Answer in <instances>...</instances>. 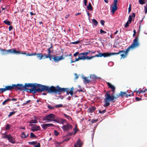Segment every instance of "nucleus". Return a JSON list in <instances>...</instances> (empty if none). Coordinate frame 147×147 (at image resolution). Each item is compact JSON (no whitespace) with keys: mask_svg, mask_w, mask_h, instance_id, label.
Returning <instances> with one entry per match:
<instances>
[{"mask_svg":"<svg viewBox=\"0 0 147 147\" xmlns=\"http://www.w3.org/2000/svg\"><path fill=\"white\" fill-rule=\"evenodd\" d=\"M139 46V43L138 42V37H136L133 40V43L125 51L122 50L120 51L118 53H99V54L96 55L94 57H101L102 56L104 57H110L112 55H117L121 54L120 56L121 57V58H124L126 57L128 52L130 49H134L136 47H138Z\"/></svg>","mask_w":147,"mask_h":147,"instance_id":"f257e3e1","label":"nucleus"},{"mask_svg":"<svg viewBox=\"0 0 147 147\" xmlns=\"http://www.w3.org/2000/svg\"><path fill=\"white\" fill-rule=\"evenodd\" d=\"M24 89L27 92L34 94L38 92H42L45 91L48 93L49 86L35 83H25L24 85Z\"/></svg>","mask_w":147,"mask_h":147,"instance_id":"f03ea898","label":"nucleus"},{"mask_svg":"<svg viewBox=\"0 0 147 147\" xmlns=\"http://www.w3.org/2000/svg\"><path fill=\"white\" fill-rule=\"evenodd\" d=\"M69 90V89L68 88H61L59 86H57L56 87L51 86V87L49 86L48 93L58 94L60 95L61 93L66 92L67 95H68L70 94L71 96H72L73 94V87L71 88L70 91Z\"/></svg>","mask_w":147,"mask_h":147,"instance_id":"7ed1b4c3","label":"nucleus"},{"mask_svg":"<svg viewBox=\"0 0 147 147\" xmlns=\"http://www.w3.org/2000/svg\"><path fill=\"white\" fill-rule=\"evenodd\" d=\"M110 92H107L105 95V98L104 99V102L105 103V104L104 105V107H107L109 106L110 103L109 102L114 103L115 101L114 99H116V97L113 95L111 96L109 94Z\"/></svg>","mask_w":147,"mask_h":147,"instance_id":"20e7f679","label":"nucleus"},{"mask_svg":"<svg viewBox=\"0 0 147 147\" xmlns=\"http://www.w3.org/2000/svg\"><path fill=\"white\" fill-rule=\"evenodd\" d=\"M43 59L49 58L50 60L52 61H53L57 62H58L61 60H63L65 58V57L63 56V55H62L60 56H57L56 55H53V58H52L51 57V56H50V55H49V57H48L47 56H49L48 54L44 53L43 54Z\"/></svg>","mask_w":147,"mask_h":147,"instance_id":"39448f33","label":"nucleus"},{"mask_svg":"<svg viewBox=\"0 0 147 147\" xmlns=\"http://www.w3.org/2000/svg\"><path fill=\"white\" fill-rule=\"evenodd\" d=\"M43 120L49 121H54L57 123L60 124L57 117H56V116L53 114H50L45 116L43 118Z\"/></svg>","mask_w":147,"mask_h":147,"instance_id":"423d86ee","label":"nucleus"},{"mask_svg":"<svg viewBox=\"0 0 147 147\" xmlns=\"http://www.w3.org/2000/svg\"><path fill=\"white\" fill-rule=\"evenodd\" d=\"M73 126L71 124L67 122L66 125H63L61 127L62 128L64 131H67L72 128Z\"/></svg>","mask_w":147,"mask_h":147,"instance_id":"0eeeda50","label":"nucleus"},{"mask_svg":"<svg viewBox=\"0 0 147 147\" xmlns=\"http://www.w3.org/2000/svg\"><path fill=\"white\" fill-rule=\"evenodd\" d=\"M13 89V84H12L11 86H6L4 88H1L0 90L1 92L3 93L6 91L11 90Z\"/></svg>","mask_w":147,"mask_h":147,"instance_id":"6e6552de","label":"nucleus"},{"mask_svg":"<svg viewBox=\"0 0 147 147\" xmlns=\"http://www.w3.org/2000/svg\"><path fill=\"white\" fill-rule=\"evenodd\" d=\"M13 49L6 50L5 49H1L0 47V51H2L1 54L3 55H6L8 53L13 54V53L12 51L11 52L9 51L11 50V51H12V50Z\"/></svg>","mask_w":147,"mask_h":147,"instance_id":"1a4fd4ad","label":"nucleus"},{"mask_svg":"<svg viewBox=\"0 0 147 147\" xmlns=\"http://www.w3.org/2000/svg\"><path fill=\"white\" fill-rule=\"evenodd\" d=\"M14 89L22 91L23 88L24 89V85L21 84H13Z\"/></svg>","mask_w":147,"mask_h":147,"instance_id":"9d476101","label":"nucleus"},{"mask_svg":"<svg viewBox=\"0 0 147 147\" xmlns=\"http://www.w3.org/2000/svg\"><path fill=\"white\" fill-rule=\"evenodd\" d=\"M30 126L32 128L31 130L33 132L40 130V127L36 124H31Z\"/></svg>","mask_w":147,"mask_h":147,"instance_id":"9b49d317","label":"nucleus"},{"mask_svg":"<svg viewBox=\"0 0 147 147\" xmlns=\"http://www.w3.org/2000/svg\"><path fill=\"white\" fill-rule=\"evenodd\" d=\"M118 96H120L122 98L124 97L127 98L128 96H131V94H128L126 92H123L121 91L120 93L118 94Z\"/></svg>","mask_w":147,"mask_h":147,"instance_id":"f8f14e48","label":"nucleus"},{"mask_svg":"<svg viewBox=\"0 0 147 147\" xmlns=\"http://www.w3.org/2000/svg\"><path fill=\"white\" fill-rule=\"evenodd\" d=\"M54 125L52 123H46L41 125V126L43 129L45 130L49 127H54Z\"/></svg>","mask_w":147,"mask_h":147,"instance_id":"ddd939ff","label":"nucleus"},{"mask_svg":"<svg viewBox=\"0 0 147 147\" xmlns=\"http://www.w3.org/2000/svg\"><path fill=\"white\" fill-rule=\"evenodd\" d=\"M11 50L9 51L11 52ZM12 52L14 54H22L23 55H26L27 56V53H26L25 51L21 52L19 51H17L15 49H13L12 50Z\"/></svg>","mask_w":147,"mask_h":147,"instance_id":"4468645a","label":"nucleus"},{"mask_svg":"<svg viewBox=\"0 0 147 147\" xmlns=\"http://www.w3.org/2000/svg\"><path fill=\"white\" fill-rule=\"evenodd\" d=\"M111 11L113 14H114L115 12L117 10V5H112Z\"/></svg>","mask_w":147,"mask_h":147,"instance_id":"2eb2a0df","label":"nucleus"},{"mask_svg":"<svg viewBox=\"0 0 147 147\" xmlns=\"http://www.w3.org/2000/svg\"><path fill=\"white\" fill-rule=\"evenodd\" d=\"M107 84L109 87L112 90V92L113 93L115 92V87L113 85H112L109 82H107Z\"/></svg>","mask_w":147,"mask_h":147,"instance_id":"dca6fc26","label":"nucleus"},{"mask_svg":"<svg viewBox=\"0 0 147 147\" xmlns=\"http://www.w3.org/2000/svg\"><path fill=\"white\" fill-rule=\"evenodd\" d=\"M36 57L39 60H41L43 59V54L39 53H36Z\"/></svg>","mask_w":147,"mask_h":147,"instance_id":"f3484780","label":"nucleus"},{"mask_svg":"<svg viewBox=\"0 0 147 147\" xmlns=\"http://www.w3.org/2000/svg\"><path fill=\"white\" fill-rule=\"evenodd\" d=\"M96 109L95 106H92L88 109V112L92 113Z\"/></svg>","mask_w":147,"mask_h":147,"instance_id":"a211bd4d","label":"nucleus"},{"mask_svg":"<svg viewBox=\"0 0 147 147\" xmlns=\"http://www.w3.org/2000/svg\"><path fill=\"white\" fill-rule=\"evenodd\" d=\"M8 140L10 142H11L13 144H14L15 143V140L13 138L12 136H11L10 134L9 137L8 138Z\"/></svg>","mask_w":147,"mask_h":147,"instance_id":"6ab92c4d","label":"nucleus"},{"mask_svg":"<svg viewBox=\"0 0 147 147\" xmlns=\"http://www.w3.org/2000/svg\"><path fill=\"white\" fill-rule=\"evenodd\" d=\"M28 134L26 135L25 133L24 132H22L20 135V136L22 139H24L26 138L28 136Z\"/></svg>","mask_w":147,"mask_h":147,"instance_id":"aec40b11","label":"nucleus"},{"mask_svg":"<svg viewBox=\"0 0 147 147\" xmlns=\"http://www.w3.org/2000/svg\"><path fill=\"white\" fill-rule=\"evenodd\" d=\"M83 79H84V82L86 84L89 83L91 82V81L89 80L86 77H83Z\"/></svg>","mask_w":147,"mask_h":147,"instance_id":"412c9836","label":"nucleus"},{"mask_svg":"<svg viewBox=\"0 0 147 147\" xmlns=\"http://www.w3.org/2000/svg\"><path fill=\"white\" fill-rule=\"evenodd\" d=\"M76 144L78 145V147H81L83 144V143L81 140L79 139L77 142Z\"/></svg>","mask_w":147,"mask_h":147,"instance_id":"4be33fe9","label":"nucleus"},{"mask_svg":"<svg viewBox=\"0 0 147 147\" xmlns=\"http://www.w3.org/2000/svg\"><path fill=\"white\" fill-rule=\"evenodd\" d=\"M34 118L35 119H32L29 121V123H38V121L36 119V118L35 116H34Z\"/></svg>","mask_w":147,"mask_h":147,"instance_id":"5701e85b","label":"nucleus"},{"mask_svg":"<svg viewBox=\"0 0 147 147\" xmlns=\"http://www.w3.org/2000/svg\"><path fill=\"white\" fill-rule=\"evenodd\" d=\"M58 119L59 120H60V123H61L62 124H63L64 123H66L67 122L66 119H63V118H60V119Z\"/></svg>","mask_w":147,"mask_h":147,"instance_id":"b1692460","label":"nucleus"},{"mask_svg":"<svg viewBox=\"0 0 147 147\" xmlns=\"http://www.w3.org/2000/svg\"><path fill=\"white\" fill-rule=\"evenodd\" d=\"M90 51H88L87 52H85V53H80L79 54V55L80 56H81V55H85V56H86V55H88V54H90Z\"/></svg>","mask_w":147,"mask_h":147,"instance_id":"393cba45","label":"nucleus"},{"mask_svg":"<svg viewBox=\"0 0 147 147\" xmlns=\"http://www.w3.org/2000/svg\"><path fill=\"white\" fill-rule=\"evenodd\" d=\"M87 8L88 10L92 11L93 9V7L92 6L91 3H89L88 5L87 6Z\"/></svg>","mask_w":147,"mask_h":147,"instance_id":"a878e982","label":"nucleus"},{"mask_svg":"<svg viewBox=\"0 0 147 147\" xmlns=\"http://www.w3.org/2000/svg\"><path fill=\"white\" fill-rule=\"evenodd\" d=\"M73 130L74 131L73 134L74 135H75L77 133L78 131V129L77 128V125H76L75 127L73 129Z\"/></svg>","mask_w":147,"mask_h":147,"instance_id":"bb28decb","label":"nucleus"},{"mask_svg":"<svg viewBox=\"0 0 147 147\" xmlns=\"http://www.w3.org/2000/svg\"><path fill=\"white\" fill-rule=\"evenodd\" d=\"M84 56H81L79 55L78 57L76 59V61H78L81 60H84Z\"/></svg>","mask_w":147,"mask_h":147,"instance_id":"cd10ccee","label":"nucleus"},{"mask_svg":"<svg viewBox=\"0 0 147 147\" xmlns=\"http://www.w3.org/2000/svg\"><path fill=\"white\" fill-rule=\"evenodd\" d=\"M47 50L48 51V55H49V56H47V57H49L48 56H49V55H50V56H51V57L52 58H53V56L52 55H51V53L53 51H51V49L49 48H48V49H47Z\"/></svg>","mask_w":147,"mask_h":147,"instance_id":"c85d7f7f","label":"nucleus"},{"mask_svg":"<svg viewBox=\"0 0 147 147\" xmlns=\"http://www.w3.org/2000/svg\"><path fill=\"white\" fill-rule=\"evenodd\" d=\"M92 22L94 25L95 26H96L98 24V22L96 20L94 19H93L92 20Z\"/></svg>","mask_w":147,"mask_h":147,"instance_id":"c756f323","label":"nucleus"},{"mask_svg":"<svg viewBox=\"0 0 147 147\" xmlns=\"http://www.w3.org/2000/svg\"><path fill=\"white\" fill-rule=\"evenodd\" d=\"M94 57V56H91L90 57L89 56L85 57V56H84V60L86 59H87V60H90Z\"/></svg>","mask_w":147,"mask_h":147,"instance_id":"7c9ffc66","label":"nucleus"},{"mask_svg":"<svg viewBox=\"0 0 147 147\" xmlns=\"http://www.w3.org/2000/svg\"><path fill=\"white\" fill-rule=\"evenodd\" d=\"M62 142H56L55 143L56 147H58L60 145L62 144Z\"/></svg>","mask_w":147,"mask_h":147,"instance_id":"2f4dec72","label":"nucleus"},{"mask_svg":"<svg viewBox=\"0 0 147 147\" xmlns=\"http://www.w3.org/2000/svg\"><path fill=\"white\" fill-rule=\"evenodd\" d=\"M3 22L5 24L9 26L11 24L10 22L7 20H6L4 21Z\"/></svg>","mask_w":147,"mask_h":147,"instance_id":"473e14b6","label":"nucleus"},{"mask_svg":"<svg viewBox=\"0 0 147 147\" xmlns=\"http://www.w3.org/2000/svg\"><path fill=\"white\" fill-rule=\"evenodd\" d=\"M11 100V99L9 98V99H7L2 102V104L3 105H4L6 104V103L7 102L9 101H10Z\"/></svg>","mask_w":147,"mask_h":147,"instance_id":"72a5a7b5","label":"nucleus"},{"mask_svg":"<svg viewBox=\"0 0 147 147\" xmlns=\"http://www.w3.org/2000/svg\"><path fill=\"white\" fill-rule=\"evenodd\" d=\"M139 3L141 5H143L145 3L144 0H139Z\"/></svg>","mask_w":147,"mask_h":147,"instance_id":"f704fd0d","label":"nucleus"},{"mask_svg":"<svg viewBox=\"0 0 147 147\" xmlns=\"http://www.w3.org/2000/svg\"><path fill=\"white\" fill-rule=\"evenodd\" d=\"M36 55V53L35 52L34 53H27V56H35Z\"/></svg>","mask_w":147,"mask_h":147,"instance_id":"c9c22d12","label":"nucleus"},{"mask_svg":"<svg viewBox=\"0 0 147 147\" xmlns=\"http://www.w3.org/2000/svg\"><path fill=\"white\" fill-rule=\"evenodd\" d=\"M73 132H68V133L66 135V137H68V136H71L73 134Z\"/></svg>","mask_w":147,"mask_h":147,"instance_id":"e433bc0d","label":"nucleus"},{"mask_svg":"<svg viewBox=\"0 0 147 147\" xmlns=\"http://www.w3.org/2000/svg\"><path fill=\"white\" fill-rule=\"evenodd\" d=\"M80 42V40H77L75 42H71L70 43L73 44H78Z\"/></svg>","mask_w":147,"mask_h":147,"instance_id":"4c0bfd02","label":"nucleus"},{"mask_svg":"<svg viewBox=\"0 0 147 147\" xmlns=\"http://www.w3.org/2000/svg\"><path fill=\"white\" fill-rule=\"evenodd\" d=\"M30 137L31 138H36V136L35 135H34V134L32 132H31L30 133Z\"/></svg>","mask_w":147,"mask_h":147,"instance_id":"58836bf2","label":"nucleus"},{"mask_svg":"<svg viewBox=\"0 0 147 147\" xmlns=\"http://www.w3.org/2000/svg\"><path fill=\"white\" fill-rule=\"evenodd\" d=\"M132 20V18L131 15H129V17L128 20V21L129 22V23H130L131 22Z\"/></svg>","mask_w":147,"mask_h":147,"instance_id":"ea45409f","label":"nucleus"},{"mask_svg":"<svg viewBox=\"0 0 147 147\" xmlns=\"http://www.w3.org/2000/svg\"><path fill=\"white\" fill-rule=\"evenodd\" d=\"M10 135V134L6 135H5L4 136H3L2 137L3 138H5V139L7 138L8 139Z\"/></svg>","mask_w":147,"mask_h":147,"instance_id":"a19ab883","label":"nucleus"},{"mask_svg":"<svg viewBox=\"0 0 147 147\" xmlns=\"http://www.w3.org/2000/svg\"><path fill=\"white\" fill-rule=\"evenodd\" d=\"M10 127V125L9 124H7L6 125L5 129H6L8 130H9Z\"/></svg>","mask_w":147,"mask_h":147,"instance_id":"79ce46f5","label":"nucleus"},{"mask_svg":"<svg viewBox=\"0 0 147 147\" xmlns=\"http://www.w3.org/2000/svg\"><path fill=\"white\" fill-rule=\"evenodd\" d=\"M28 143H29V144L34 145L36 143V142L32 141V142H29Z\"/></svg>","mask_w":147,"mask_h":147,"instance_id":"37998d69","label":"nucleus"},{"mask_svg":"<svg viewBox=\"0 0 147 147\" xmlns=\"http://www.w3.org/2000/svg\"><path fill=\"white\" fill-rule=\"evenodd\" d=\"M129 22L127 21L125 25L124 26V27L125 28L129 26Z\"/></svg>","mask_w":147,"mask_h":147,"instance_id":"c03bdc74","label":"nucleus"},{"mask_svg":"<svg viewBox=\"0 0 147 147\" xmlns=\"http://www.w3.org/2000/svg\"><path fill=\"white\" fill-rule=\"evenodd\" d=\"M98 121V119H93L91 121L92 123H94Z\"/></svg>","mask_w":147,"mask_h":147,"instance_id":"a18cd8bd","label":"nucleus"},{"mask_svg":"<svg viewBox=\"0 0 147 147\" xmlns=\"http://www.w3.org/2000/svg\"><path fill=\"white\" fill-rule=\"evenodd\" d=\"M106 109H105V110H103L102 111H101L100 110H99V113L103 114L106 112Z\"/></svg>","mask_w":147,"mask_h":147,"instance_id":"49530a36","label":"nucleus"},{"mask_svg":"<svg viewBox=\"0 0 147 147\" xmlns=\"http://www.w3.org/2000/svg\"><path fill=\"white\" fill-rule=\"evenodd\" d=\"M15 113V112H12L10 113L8 115V117H9L12 115H13V114H14Z\"/></svg>","mask_w":147,"mask_h":147,"instance_id":"de8ad7c7","label":"nucleus"},{"mask_svg":"<svg viewBox=\"0 0 147 147\" xmlns=\"http://www.w3.org/2000/svg\"><path fill=\"white\" fill-rule=\"evenodd\" d=\"M145 92V90H140L139 91H138V92H137V93H139V94H140L141 93H144Z\"/></svg>","mask_w":147,"mask_h":147,"instance_id":"09e8293b","label":"nucleus"},{"mask_svg":"<svg viewBox=\"0 0 147 147\" xmlns=\"http://www.w3.org/2000/svg\"><path fill=\"white\" fill-rule=\"evenodd\" d=\"M54 132L56 136H57L59 134V133L56 130H54Z\"/></svg>","mask_w":147,"mask_h":147,"instance_id":"8fccbe9b","label":"nucleus"},{"mask_svg":"<svg viewBox=\"0 0 147 147\" xmlns=\"http://www.w3.org/2000/svg\"><path fill=\"white\" fill-rule=\"evenodd\" d=\"M100 33L102 34H106L107 33V32L104 31L102 29H101L100 30Z\"/></svg>","mask_w":147,"mask_h":147,"instance_id":"3c124183","label":"nucleus"},{"mask_svg":"<svg viewBox=\"0 0 147 147\" xmlns=\"http://www.w3.org/2000/svg\"><path fill=\"white\" fill-rule=\"evenodd\" d=\"M63 105L62 104H59L56 105L55 107H62Z\"/></svg>","mask_w":147,"mask_h":147,"instance_id":"603ef678","label":"nucleus"},{"mask_svg":"<svg viewBox=\"0 0 147 147\" xmlns=\"http://www.w3.org/2000/svg\"><path fill=\"white\" fill-rule=\"evenodd\" d=\"M30 102H31L30 100H28L26 102L23 103V105H27V104H28Z\"/></svg>","mask_w":147,"mask_h":147,"instance_id":"864d4df0","label":"nucleus"},{"mask_svg":"<svg viewBox=\"0 0 147 147\" xmlns=\"http://www.w3.org/2000/svg\"><path fill=\"white\" fill-rule=\"evenodd\" d=\"M47 107L48 108L51 109V110H52L53 109H54V107H51V106H50L49 105L47 106Z\"/></svg>","mask_w":147,"mask_h":147,"instance_id":"5fc2aeb1","label":"nucleus"},{"mask_svg":"<svg viewBox=\"0 0 147 147\" xmlns=\"http://www.w3.org/2000/svg\"><path fill=\"white\" fill-rule=\"evenodd\" d=\"M80 53H79V52H76V53H74V56L75 57H76L78 55H79V54Z\"/></svg>","mask_w":147,"mask_h":147,"instance_id":"6e6d98bb","label":"nucleus"},{"mask_svg":"<svg viewBox=\"0 0 147 147\" xmlns=\"http://www.w3.org/2000/svg\"><path fill=\"white\" fill-rule=\"evenodd\" d=\"M100 23L102 26H104L105 24V21L103 20H101L100 21Z\"/></svg>","mask_w":147,"mask_h":147,"instance_id":"4d7b16f0","label":"nucleus"},{"mask_svg":"<svg viewBox=\"0 0 147 147\" xmlns=\"http://www.w3.org/2000/svg\"><path fill=\"white\" fill-rule=\"evenodd\" d=\"M117 2H118L117 0H114V4L113 5H117Z\"/></svg>","mask_w":147,"mask_h":147,"instance_id":"13d9d810","label":"nucleus"},{"mask_svg":"<svg viewBox=\"0 0 147 147\" xmlns=\"http://www.w3.org/2000/svg\"><path fill=\"white\" fill-rule=\"evenodd\" d=\"M131 5L130 4L129 5V7L128 8V13L130 12L131 11Z\"/></svg>","mask_w":147,"mask_h":147,"instance_id":"bf43d9fd","label":"nucleus"},{"mask_svg":"<svg viewBox=\"0 0 147 147\" xmlns=\"http://www.w3.org/2000/svg\"><path fill=\"white\" fill-rule=\"evenodd\" d=\"M13 28V27L12 26H10L9 27V31H11Z\"/></svg>","mask_w":147,"mask_h":147,"instance_id":"052dcab7","label":"nucleus"},{"mask_svg":"<svg viewBox=\"0 0 147 147\" xmlns=\"http://www.w3.org/2000/svg\"><path fill=\"white\" fill-rule=\"evenodd\" d=\"M34 147H40V144L39 143H38V144H37V145H35L34 146Z\"/></svg>","mask_w":147,"mask_h":147,"instance_id":"680f3d73","label":"nucleus"},{"mask_svg":"<svg viewBox=\"0 0 147 147\" xmlns=\"http://www.w3.org/2000/svg\"><path fill=\"white\" fill-rule=\"evenodd\" d=\"M84 1L85 5L86 6L87 3V0H84Z\"/></svg>","mask_w":147,"mask_h":147,"instance_id":"e2e57ef3","label":"nucleus"},{"mask_svg":"<svg viewBox=\"0 0 147 147\" xmlns=\"http://www.w3.org/2000/svg\"><path fill=\"white\" fill-rule=\"evenodd\" d=\"M127 93V94H131V96L132 95H133V93H132V92H128V91H127L126 92Z\"/></svg>","mask_w":147,"mask_h":147,"instance_id":"0e129e2a","label":"nucleus"},{"mask_svg":"<svg viewBox=\"0 0 147 147\" xmlns=\"http://www.w3.org/2000/svg\"><path fill=\"white\" fill-rule=\"evenodd\" d=\"M136 101H139L141 100V98H139L138 97H136Z\"/></svg>","mask_w":147,"mask_h":147,"instance_id":"69168bd1","label":"nucleus"},{"mask_svg":"<svg viewBox=\"0 0 147 147\" xmlns=\"http://www.w3.org/2000/svg\"><path fill=\"white\" fill-rule=\"evenodd\" d=\"M67 118L70 121V120H71V117L70 116H69Z\"/></svg>","mask_w":147,"mask_h":147,"instance_id":"338daca9","label":"nucleus"},{"mask_svg":"<svg viewBox=\"0 0 147 147\" xmlns=\"http://www.w3.org/2000/svg\"><path fill=\"white\" fill-rule=\"evenodd\" d=\"M144 10L147 11V6L146 5L144 6Z\"/></svg>","mask_w":147,"mask_h":147,"instance_id":"774afa93","label":"nucleus"}]
</instances>
